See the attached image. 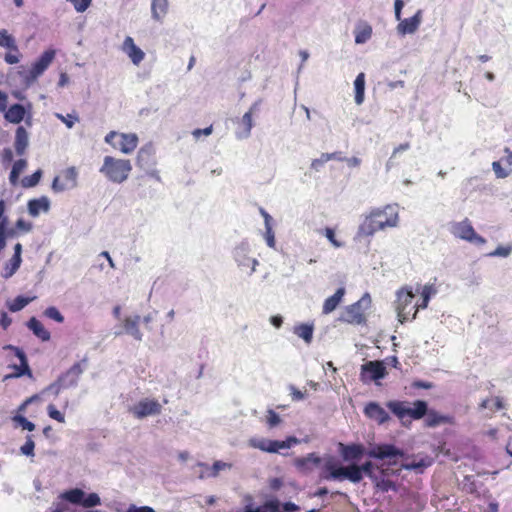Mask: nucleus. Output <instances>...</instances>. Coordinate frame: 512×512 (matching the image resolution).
Instances as JSON below:
<instances>
[{"label": "nucleus", "instance_id": "f257e3e1", "mask_svg": "<svg viewBox=\"0 0 512 512\" xmlns=\"http://www.w3.org/2000/svg\"><path fill=\"white\" fill-rule=\"evenodd\" d=\"M367 455L375 459H388L389 463L392 465H396L398 463V459H402L405 461L401 464L404 469L414 470L416 472H422L430 465V461L424 459L408 462V458L405 456L404 452L391 444L375 445L368 450Z\"/></svg>", "mask_w": 512, "mask_h": 512}, {"label": "nucleus", "instance_id": "f03ea898", "mask_svg": "<svg viewBox=\"0 0 512 512\" xmlns=\"http://www.w3.org/2000/svg\"><path fill=\"white\" fill-rule=\"evenodd\" d=\"M131 170L132 165L130 160L105 156L99 172L109 181L120 184L128 179Z\"/></svg>", "mask_w": 512, "mask_h": 512}, {"label": "nucleus", "instance_id": "7ed1b4c3", "mask_svg": "<svg viewBox=\"0 0 512 512\" xmlns=\"http://www.w3.org/2000/svg\"><path fill=\"white\" fill-rule=\"evenodd\" d=\"M231 253L238 269L242 271L249 269L248 275H252L256 272L259 261L257 258L251 256L252 247L247 239H243L237 243Z\"/></svg>", "mask_w": 512, "mask_h": 512}, {"label": "nucleus", "instance_id": "20e7f679", "mask_svg": "<svg viewBox=\"0 0 512 512\" xmlns=\"http://www.w3.org/2000/svg\"><path fill=\"white\" fill-rule=\"evenodd\" d=\"M56 55L54 49H47L40 57L32 63L28 71H19L20 76L23 78V85L30 87L50 66Z\"/></svg>", "mask_w": 512, "mask_h": 512}, {"label": "nucleus", "instance_id": "39448f33", "mask_svg": "<svg viewBox=\"0 0 512 512\" xmlns=\"http://www.w3.org/2000/svg\"><path fill=\"white\" fill-rule=\"evenodd\" d=\"M449 231L454 237L477 246L484 245L487 242L484 237L476 233L468 218L458 222H451L449 224Z\"/></svg>", "mask_w": 512, "mask_h": 512}, {"label": "nucleus", "instance_id": "423d86ee", "mask_svg": "<svg viewBox=\"0 0 512 512\" xmlns=\"http://www.w3.org/2000/svg\"><path fill=\"white\" fill-rule=\"evenodd\" d=\"M300 440L295 436H289L283 441L271 440L263 437H253L249 440V446L267 453H279L282 449H290L299 444Z\"/></svg>", "mask_w": 512, "mask_h": 512}, {"label": "nucleus", "instance_id": "0eeeda50", "mask_svg": "<svg viewBox=\"0 0 512 512\" xmlns=\"http://www.w3.org/2000/svg\"><path fill=\"white\" fill-rule=\"evenodd\" d=\"M371 306V297L365 293L356 303L346 307L341 320L351 324H361L365 321L364 312Z\"/></svg>", "mask_w": 512, "mask_h": 512}, {"label": "nucleus", "instance_id": "6e6552de", "mask_svg": "<svg viewBox=\"0 0 512 512\" xmlns=\"http://www.w3.org/2000/svg\"><path fill=\"white\" fill-rule=\"evenodd\" d=\"M372 215L380 224V229L393 228L398 225L399 213L397 205H386L383 208H374L371 210Z\"/></svg>", "mask_w": 512, "mask_h": 512}, {"label": "nucleus", "instance_id": "1a4fd4ad", "mask_svg": "<svg viewBox=\"0 0 512 512\" xmlns=\"http://www.w3.org/2000/svg\"><path fill=\"white\" fill-rule=\"evenodd\" d=\"M379 227L380 224L377 223V220L370 212L363 218L362 222L360 223L354 240L357 242L365 241L367 244H369L374 234L381 230Z\"/></svg>", "mask_w": 512, "mask_h": 512}, {"label": "nucleus", "instance_id": "9d476101", "mask_svg": "<svg viewBox=\"0 0 512 512\" xmlns=\"http://www.w3.org/2000/svg\"><path fill=\"white\" fill-rule=\"evenodd\" d=\"M162 405L155 399L144 398L130 408V412L138 419L155 416L161 413Z\"/></svg>", "mask_w": 512, "mask_h": 512}, {"label": "nucleus", "instance_id": "9b49d317", "mask_svg": "<svg viewBox=\"0 0 512 512\" xmlns=\"http://www.w3.org/2000/svg\"><path fill=\"white\" fill-rule=\"evenodd\" d=\"M386 367L381 361H368L361 366L360 379L362 382L378 381L386 376Z\"/></svg>", "mask_w": 512, "mask_h": 512}, {"label": "nucleus", "instance_id": "f8f14e48", "mask_svg": "<svg viewBox=\"0 0 512 512\" xmlns=\"http://www.w3.org/2000/svg\"><path fill=\"white\" fill-rule=\"evenodd\" d=\"M87 367V358L73 364L66 372L62 373L58 378L65 389L76 387L80 376Z\"/></svg>", "mask_w": 512, "mask_h": 512}, {"label": "nucleus", "instance_id": "ddd939ff", "mask_svg": "<svg viewBox=\"0 0 512 512\" xmlns=\"http://www.w3.org/2000/svg\"><path fill=\"white\" fill-rule=\"evenodd\" d=\"M4 350H10L14 352V355L19 359L20 365H13V369L15 370L14 374L7 375L5 378H19L24 375H27L29 377H32V371L28 364V359L26 357V354L22 349H20L17 346L8 344L3 347Z\"/></svg>", "mask_w": 512, "mask_h": 512}, {"label": "nucleus", "instance_id": "4468645a", "mask_svg": "<svg viewBox=\"0 0 512 512\" xmlns=\"http://www.w3.org/2000/svg\"><path fill=\"white\" fill-rule=\"evenodd\" d=\"M415 294L411 289L403 288L397 292V316L401 323L408 320L407 307L412 303Z\"/></svg>", "mask_w": 512, "mask_h": 512}, {"label": "nucleus", "instance_id": "2eb2a0df", "mask_svg": "<svg viewBox=\"0 0 512 512\" xmlns=\"http://www.w3.org/2000/svg\"><path fill=\"white\" fill-rule=\"evenodd\" d=\"M423 13L418 10L412 17L400 19L396 27L397 33L400 36L414 34L422 23Z\"/></svg>", "mask_w": 512, "mask_h": 512}, {"label": "nucleus", "instance_id": "dca6fc26", "mask_svg": "<svg viewBox=\"0 0 512 512\" xmlns=\"http://www.w3.org/2000/svg\"><path fill=\"white\" fill-rule=\"evenodd\" d=\"M140 316H128L123 320V330L115 331V336H120L123 333H126L133 337L137 341H142L143 339V333L140 331L139 323H140Z\"/></svg>", "mask_w": 512, "mask_h": 512}, {"label": "nucleus", "instance_id": "f3484780", "mask_svg": "<svg viewBox=\"0 0 512 512\" xmlns=\"http://www.w3.org/2000/svg\"><path fill=\"white\" fill-rule=\"evenodd\" d=\"M138 145V136L135 133H120L115 148L124 154H131Z\"/></svg>", "mask_w": 512, "mask_h": 512}, {"label": "nucleus", "instance_id": "a211bd4d", "mask_svg": "<svg viewBox=\"0 0 512 512\" xmlns=\"http://www.w3.org/2000/svg\"><path fill=\"white\" fill-rule=\"evenodd\" d=\"M364 413L378 424H384L390 419L386 410L376 402H369L364 408Z\"/></svg>", "mask_w": 512, "mask_h": 512}, {"label": "nucleus", "instance_id": "6ab92c4d", "mask_svg": "<svg viewBox=\"0 0 512 512\" xmlns=\"http://www.w3.org/2000/svg\"><path fill=\"white\" fill-rule=\"evenodd\" d=\"M123 51L134 65H139L145 57V53L134 43L132 37L127 36L123 42Z\"/></svg>", "mask_w": 512, "mask_h": 512}, {"label": "nucleus", "instance_id": "aec40b11", "mask_svg": "<svg viewBox=\"0 0 512 512\" xmlns=\"http://www.w3.org/2000/svg\"><path fill=\"white\" fill-rule=\"evenodd\" d=\"M254 126L252 115L250 112H246L242 118L238 121V127L235 131V137L238 140H244L250 137L251 130Z\"/></svg>", "mask_w": 512, "mask_h": 512}, {"label": "nucleus", "instance_id": "412c9836", "mask_svg": "<svg viewBox=\"0 0 512 512\" xmlns=\"http://www.w3.org/2000/svg\"><path fill=\"white\" fill-rule=\"evenodd\" d=\"M416 292H420V294H421V302L417 303L415 305V312L413 314L412 319H414L416 317V313H417V311L419 309L427 308L428 303H429L431 297L436 295L437 289L432 284H426L423 287H421L420 285H417Z\"/></svg>", "mask_w": 512, "mask_h": 512}, {"label": "nucleus", "instance_id": "4be33fe9", "mask_svg": "<svg viewBox=\"0 0 512 512\" xmlns=\"http://www.w3.org/2000/svg\"><path fill=\"white\" fill-rule=\"evenodd\" d=\"M372 26L366 21H359L354 28L355 43L365 44L372 37Z\"/></svg>", "mask_w": 512, "mask_h": 512}, {"label": "nucleus", "instance_id": "5701e85b", "mask_svg": "<svg viewBox=\"0 0 512 512\" xmlns=\"http://www.w3.org/2000/svg\"><path fill=\"white\" fill-rule=\"evenodd\" d=\"M154 149L151 144L145 145L138 151L137 154V165L141 169H148L155 165L153 159Z\"/></svg>", "mask_w": 512, "mask_h": 512}, {"label": "nucleus", "instance_id": "b1692460", "mask_svg": "<svg viewBox=\"0 0 512 512\" xmlns=\"http://www.w3.org/2000/svg\"><path fill=\"white\" fill-rule=\"evenodd\" d=\"M28 213L32 217L39 216L40 212H48L50 209V200L46 196H42L37 199H31L28 202Z\"/></svg>", "mask_w": 512, "mask_h": 512}, {"label": "nucleus", "instance_id": "393cba45", "mask_svg": "<svg viewBox=\"0 0 512 512\" xmlns=\"http://www.w3.org/2000/svg\"><path fill=\"white\" fill-rule=\"evenodd\" d=\"M29 145V134L23 126H18L15 132L14 147L17 155L22 156Z\"/></svg>", "mask_w": 512, "mask_h": 512}, {"label": "nucleus", "instance_id": "a878e982", "mask_svg": "<svg viewBox=\"0 0 512 512\" xmlns=\"http://www.w3.org/2000/svg\"><path fill=\"white\" fill-rule=\"evenodd\" d=\"M169 0H151V17L157 22H162L168 13Z\"/></svg>", "mask_w": 512, "mask_h": 512}, {"label": "nucleus", "instance_id": "bb28decb", "mask_svg": "<svg viewBox=\"0 0 512 512\" xmlns=\"http://www.w3.org/2000/svg\"><path fill=\"white\" fill-rule=\"evenodd\" d=\"M341 454L345 461L358 460L364 454V448L359 444H340Z\"/></svg>", "mask_w": 512, "mask_h": 512}, {"label": "nucleus", "instance_id": "cd10ccee", "mask_svg": "<svg viewBox=\"0 0 512 512\" xmlns=\"http://www.w3.org/2000/svg\"><path fill=\"white\" fill-rule=\"evenodd\" d=\"M5 119L10 123L19 124L25 117L26 109L21 104H13L8 109L6 108Z\"/></svg>", "mask_w": 512, "mask_h": 512}, {"label": "nucleus", "instance_id": "c85d7f7f", "mask_svg": "<svg viewBox=\"0 0 512 512\" xmlns=\"http://www.w3.org/2000/svg\"><path fill=\"white\" fill-rule=\"evenodd\" d=\"M27 327L33 332V334L38 337L42 341H49L50 340V332L43 326V324L36 319L35 317H32L27 322Z\"/></svg>", "mask_w": 512, "mask_h": 512}, {"label": "nucleus", "instance_id": "c756f323", "mask_svg": "<svg viewBox=\"0 0 512 512\" xmlns=\"http://www.w3.org/2000/svg\"><path fill=\"white\" fill-rule=\"evenodd\" d=\"M344 294H345V288L340 287L336 290V292L332 296L328 297L324 301V304H323V313L329 314V313L333 312L337 308V306L340 304Z\"/></svg>", "mask_w": 512, "mask_h": 512}, {"label": "nucleus", "instance_id": "7c9ffc66", "mask_svg": "<svg viewBox=\"0 0 512 512\" xmlns=\"http://www.w3.org/2000/svg\"><path fill=\"white\" fill-rule=\"evenodd\" d=\"M85 492L80 488H73L70 490H66L59 495V499L64 500L66 502L72 504L82 505V501L84 500Z\"/></svg>", "mask_w": 512, "mask_h": 512}, {"label": "nucleus", "instance_id": "2f4dec72", "mask_svg": "<svg viewBox=\"0 0 512 512\" xmlns=\"http://www.w3.org/2000/svg\"><path fill=\"white\" fill-rule=\"evenodd\" d=\"M325 470L328 472L327 475H324L323 478L326 480H343L345 479V470L346 468L343 466H338L334 464L332 461H327L325 464Z\"/></svg>", "mask_w": 512, "mask_h": 512}, {"label": "nucleus", "instance_id": "473e14b6", "mask_svg": "<svg viewBox=\"0 0 512 512\" xmlns=\"http://www.w3.org/2000/svg\"><path fill=\"white\" fill-rule=\"evenodd\" d=\"M314 326L313 324H299L294 326L293 333L299 338L303 339L305 343L310 344L313 339Z\"/></svg>", "mask_w": 512, "mask_h": 512}, {"label": "nucleus", "instance_id": "72a5a7b5", "mask_svg": "<svg viewBox=\"0 0 512 512\" xmlns=\"http://www.w3.org/2000/svg\"><path fill=\"white\" fill-rule=\"evenodd\" d=\"M355 103L361 105L365 99V74L363 72L356 76L354 81Z\"/></svg>", "mask_w": 512, "mask_h": 512}, {"label": "nucleus", "instance_id": "f704fd0d", "mask_svg": "<svg viewBox=\"0 0 512 512\" xmlns=\"http://www.w3.org/2000/svg\"><path fill=\"white\" fill-rule=\"evenodd\" d=\"M428 411V404L424 400H416L413 407L408 406V416L418 420L426 415Z\"/></svg>", "mask_w": 512, "mask_h": 512}, {"label": "nucleus", "instance_id": "c9c22d12", "mask_svg": "<svg viewBox=\"0 0 512 512\" xmlns=\"http://www.w3.org/2000/svg\"><path fill=\"white\" fill-rule=\"evenodd\" d=\"M0 47L12 52H19L16 39L6 29L0 30Z\"/></svg>", "mask_w": 512, "mask_h": 512}, {"label": "nucleus", "instance_id": "e433bc0d", "mask_svg": "<svg viewBox=\"0 0 512 512\" xmlns=\"http://www.w3.org/2000/svg\"><path fill=\"white\" fill-rule=\"evenodd\" d=\"M386 406L399 419H403L405 416H408V406L406 405V402L389 401Z\"/></svg>", "mask_w": 512, "mask_h": 512}, {"label": "nucleus", "instance_id": "4c0bfd02", "mask_svg": "<svg viewBox=\"0 0 512 512\" xmlns=\"http://www.w3.org/2000/svg\"><path fill=\"white\" fill-rule=\"evenodd\" d=\"M26 166L27 161L25 159H19L13 164L9 175V181L12 185L17 184L19 176L22 173V171L26 168Z\"/></svg>", "mask_w": 512, "mask_h": 512}, {"label": "nucleus", "instance_id": "58836bf2", "mask_svg": "<svg viewBox=\"0 0 512 512\" xmlns=\"http://www.w3.org/2000/svg\"><path fill=\"white\" fill-rule=\"evenodd\" d=\"M33 299L34 297L29 298L24 296H17L14 300L7 302V307L11 312H18L26 307Z\"/></svg>", "mask_w": 512, "mask_h": 512}, {"label": "nucleus", "instance_id": "ea45409f", "mask_svg": "<svg viewBox=\"0 0 512 512\" xmlns=\"http://www.w3.org/2000/svg\"><path fill=\"white\" fill-rule=\"evenodd\" d=\"M448 418L446 416L440 415L435 411H427L426 413V425L428 427H436L442 423H446Z\"/></svg>", "mask_w": 512, "mask_h": 512}, {"label": "nucleus", "instance_id": "a19ab883", "mask_svg": "<svg viewBox=\"0 0 512 512\" xmlns=\"http://www.w3.org/2000/svg\"><path fill=\"white\" fill-rule=\"evenodd\" d=\"M279 505L277 502L269 501L264 505L253 508L251 505H247L243 512H278Z\"/></svg>", "mask_w": 512, "mask_h": 512}, {"label": "nucleus", "instance_id": "79ce46f5", "mask_svg": "<svg viewBox=\"0 0 512 512\" xmlns=\"http://www.w3.org/2000/svg\"><path fill=\"white\" fill-rule=\"evenodd\" d=\"M12 421L20 426L23 430L33 431L35 430V424L29 421L23 414L16 413L12 417Z\"/></svg>", "mask_w": 512, "mask_h": 512}, {"label": "nucleus", "instance_id": "37998d69", "mask_svg": "<svg viewBox=\"0 0 512 512\" xmlns=\"http://www.w3.org/2000/svg\"><path fill=\"white\" fill-rule=\"evenodd\" d=\"M363 476L358 466L351 465L345 470V479L350 480L353 483H359L362 480Z\"/></svg>", "mask_w": 512, "mask_h": 512}, {"label": "nucleus", "instance_id": "c03bdc74", "mask_svg": "<svg viewBox=\"0 0 512 512\" xmlns=\"http://www.w3.org/2000/svg\"><path fill=\"white\" fill-rule=\"evenodd\" d=\"M42 177V171L38 169L32 175L26 176L22 179L21 183L24 188H31L36 186Z\"/></svg>", "mask_w": 512, "mask_h": 512}, {"label": "nucleus", "instance_id": "a18cd8bd", "mask_svg": "<svg viewBox=\"0 0 512 512\" xmlns=\"http://www.w3.org/2000/svg\"><path fill=\"white\" fill-rule=\"evenodd\" d=\"M320 462L321 458L315 453H310L306 457L299 458L296 461L299 467H307L309 464L317 466L320 464Z\"/></svg>", "mask_w": 512, "mask_h": 512}, {"label": "nucleus", "instance_id": "49530a36", "mask_svg": "<svg viewBox=\"0 0 512 512\" xmlns=\"http://www.w3.org/2000/svg\"><path fill=\"white\" fill-rule=\"evenodd\" d=\"M480 407L482 409H490L492 411H497V410H501L503 408V403L500 398L496 397L492 400H490V399L483 400L480 404Z\"/></svg>", "mask_w": 512, "mask_h": 512}, {"label": "nucleus", "instance_id": "de8ad7c7", "mask_svg": "<svg viewBox=\"0 0 512 512\" xmlns=\"http://www.w3.org/2000/svg\"><path fill=\"white\" fill-rule=\"evenodd\" d=\"M77 170L75 167L67 168L63 173V180L68 183L72 188L77 185Z\"/></svg>", "mask_w": 512, "mask_h": 512}, {"label": "nucleus", "instance_id": "09e8293b", "mask_svg": "<svg viewBox=\"0 0 512 512\" xmlns=\"http://www.w3.org/2000/svg\"><path fill=\"white\" fill-rule=\"evenodd\" d=\"M44 315L47 318L56 321L57 323H62L64 321L63 315L58 310V308H56L55 306H50V307L46 308L44 311Z\"/></svg>", "mask_w": 512, "mask_h": 512}, {"label": "nucleus", "instance_id": "8fccbe9b", "mask_svg": "<svg viewBox=\"0 0 512 512\" xmlns=\"http://www.w3.org/2000/svg\"><path fill=\"white\" fill-rule=\"evenodd\" d=\"M100 503H101V500H100V497L98 494L90 493L87 495L85 493L84 500L82 501V506H84L86 508H92V507L100 505Z\"/></svg>", "mask_w": 512, "mask_h": 512}, {"label": "nucleus", "instance_id": "3c124183", "mask_svg": "<svg viewBox=\"0 0 512 512\" xmlns=\"http://www.w3.org/2000/svg\"><path fill=\"white\" fill-rule=\"evenodd\" d=\"M282 419L274 410L269 409L266 415V423L270 429L275 428L281 423Z\"/></svg>", "mask_w": 512, "mask_h": 512}, {"label": "nucleus", "instance_id": "603ef678", "mask_svg": "<svg viewBox=\"0 0 512 512\" xmlns=\"http://www.w3.org/2000/svg\"><path fill=\"white\" fill-rule=\"evenodd\" d=\"M35 443L32 439V436L28 435L26 437L25 443L20 447L21 454L25 456H34Z\"/></svg>", "mask_w": 512, "mask_h": 512}, {"label": "nucleus", "instance_id": "864d4df0", "mask_svg": "<svg viewBox=\"0 0 512 512\" xmlns=\"http://www.w3.org/2000/svg\"><path fill=\"white\" fill-rule=\"evenodd\" d=\"M51 188L55 193H61L66 190L73 189L68 183L61 180L59 177L54 178Z\"/></svg>", "mask_w": 512, "mask_h": 512}, {"label": "nucleus", "instance_id": "5fc2aeb1", "mask_svg": "<svg viewBox=\"0 0 512 512\" xmlns=\"http://www.w3.org/2000/svg\"><path fill=\"white\" fill-rule=\"evenodd\" d=\"M21 262L22 260H18V263L14 264V258L12 257L7 266L4 268L3 277L6 279L12 277L14 273L19 269Z\"/></svg>", "mask_w": 512, "mask_h": 512}, {"label": "nucleus", "instance_id": "6e6d98bb", "mask_svg": "<svg viewBox=\"0 0 512 512\" xmlns=\"http://www.w3.org/2000/svg\"><path fill=\"white\" fill-rule=\"evenodd\" d=\"M78 13L85 12L91 5L92 0H67Z\"/></svg>", "mask_w": 512, "mask_h": 512}, {"label": "nucleus", "instance_id": "4d7b16f0", "mask_svg": "<svg viewBox=\"0 0 512 512\" xmlns=\"http://www.w3.org/2000/svg\"><path fill=\"white\" fill-rule=\"evenodd\" d=\"M512 252L511 246H498L494 251L487 254L489 257H508Z\"/></svg>", "mask_w": 512, "mask_h": 512}, {"label": "nucleus", "instance_id": "13d9d810", "mask_svg": "<svg viewBox=\"0 0 512 512\" xmlns=\"http://www.w3.org/2000/svg\"><path fill=\"white\" fill-rule=\"evenodd\" d=\"M198 466L205 469V471H203L199 476L201 479L206 477H217L219 474V472L215 470L214 465H212V467H209L207 464L199 462Z\"/></svg>", "mask_w": 512, "mask_h": 512}, {"label": "nucleus", "instance_id": "bf43d9fd", "mask_svg": "<svg viewBox=\"0 0 512 512\" xmlns=\"http://www.w3.org/2000/svg\"><path fill=\"white\" fill-rule=\"evenodd\" d=\"M47 411L50 418L60 423H63L65 421L64 415L59 410H57L54 405L50 404L47 407Z\"/></svg>", "mask_w": 512, "mask_h": 512}, {"label": "nucleus", "instance_id": "052dcab7", "mask_svg": "<svg viewBox=\"0 0 512 512\" xmlns=\"http://www.w3.org/2000/svg\"><path fill=\"white\" fill-rule=\"evenodd\" d=\"M324 234H325L326 238L329 240V242L335 248H340L343 246V243L336 239L335 232L332 228H329V227L325 228Z\"/></svg>", "mask_w": 512, "mask_h": 512}, {"label": "nucleus", "instance_id": "680f3d73", "mask_svg": "<svg viewBox=\"0 0 512 512\" xmlns=\"http://www.w3.org/2000/svg\"><path fill=\"white\" fill-rule=\"evenodd\" d=\"M492 170L494 171L495 175L499 179H503L509 176V171L502 168L500 162L494 161L492 163Z\"/></svg>", "mask_w": 512, "mask_h": 512}, {"label": "nucleus", "instance_id": "e2e57ef3", "mask_svg": "<svg viewBox=\"0 0 512 512\" xmlns=\"http://www.w3.org/2000/svg\"><path fill=\"white\" fill-rule=\"evenodd\" d=\"M264 239H265L268 247L273 248V249L275 248L276 241H275V236H274L272 226L265 228Z\"/></svg>", "mask_w": 512, "mask_h": 512}, {"label": "nucleus", "instance_id": "0e129e2a", "mask_svg": "<svg viewBox=\"0 0 512 512\" xmlns=\"http://www.w3.org/2000/svg\"><path fill=\"white\" fill-rule=\"evenodd\" d=\"M55 116L61 120L63 123H65V125L67 126V128L71 129L75 122L78 120V118L76 116H73V115H70L68 114L67 116H64L60 113H56Z\"/></svg>", "mask_w": 512, "mask_h": 512}, {"label": "nucleus", "instance_id": "69168bd1", "mask_svg": "<svg viewBox=\"0 0 512 512\" xmlns=\"http://www.w3.org/2000/svg\"><path fill=\"white\" fill-rule=\"evenodd\" d=\"M359 470L361 471V474H365L367 477L373 479L374 478V465L372 462L368 461L362 464L361 466H358Z\"/></svg>", "mask_w": 512, "mask_h": 512}, {"label": "nucleus", "instance_id": "338daca9", "mask_svg": "<svg viewBox=\"0 0 512 512\" xmlns=\"http://www.w3.org/2000/svg\"><path fill=\"white\" fill-rule=\"evenodd\" d=\"M51 512H69V506L64 500L53 502Z\"/></svg>", "mask_w": 512, "mask_h": 512}, {"label": "nucleus", "instance_id": "774afa93", "mask_svg": "<svg viewBox=\"0 0 512 512\" xmlns=\"http://www.w3.org/2000/svg\"><path fill=\"white\" fill-rule=\"evenodd\" d=\"M125 512H156L153 508L149 506H136L131 504Z\"/></svg>", "mask_w": 512, "mask_h": 512}]
</instances>
